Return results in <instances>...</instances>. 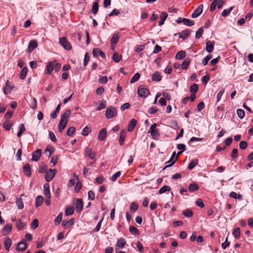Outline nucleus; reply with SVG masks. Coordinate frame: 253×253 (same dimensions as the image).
<instances>
[{
    "label": "nucleus",
    "mask_w": 253,
    "mask_h": 253,
    "mask_svg": "<svg viewBox=\"0 0 253 253\" xmlns=\"http://www.w3.org/2000/svg\"><path fill=\"white\" fill-rule=\"evenodd\" d=\"M157 124L156 123L153 124L150 126L148 133H150L153 139L154 140H158L160 134L158 130L156 128Z\"/></svg>",
    "instance_id": "nucleus-1"
},
{
    "label": "nucleus",
    "mask_w": 253,
    "mask_h": 253,
    "mask_svg": "<svg viewBox=\"0 0 253 253\" xmlns=\"http://www.w3.org/2000/svg\"><path fill=\"white\" fill-rule=\"evenodd\" d=\"M105 115L107 119H110L114 116H117V111L114 107L110 106L106 109Z\"/></svg>",
    "instance_id": "nucleus-2"
},
{
    "label": "nucleus",
    "mask_w": 253,
    "mask_h": 253,
    "mask_svg": "<svg viewBox=\"0 0 253 253\" xmlns=\"http://www.w3.org/2000/svg\"><path fill=\"white\" fill-rule=\"evenodd\" d=\"M60 44L66 50H70L72 49V45L66 38L62 37L59 39Z\"/></svg>",
    "instance_id": "nucleus-3"
},
{
    "label": "nucleus",
    "mask_w": 253,
    "mask_h": 253,
    "mask_svg": "<svg viewBox=\"0 0 253 253\" xmlns=\"http://www.w3.org/2000/svg\"><path fill=\"white\" fill-rule=\"evenodd\" d=\"M137 93L140 97H146L149 94V91L143 85H141L138 87Z\"/></svg>",
    "instance_id": "nucleus-4"
},
{
    "label": "nucleus",
    "mask_w": 253,
    "mask_h": 253,
    "mask_svg": "<svg viewBox=\"0 0 253 253\" xmlns=\"http://www.w3.org/2000/svg\"><path fill=\"white\" fill-rule=\"evenodd\" d=\"M57 172L56 169H49L45 174V179L46 181H50L55 175Z\"/></svg>",
    "instance_id": "nucleus-5"
},
{
    "label": "nucleus",
    "mask_w": 253,
    "mask_h": 253,
    "mask_svg": "<svg viewBox=\"0 0 253 253\" xmlns=\"http://www.w3.org/2000/svg\"><path fill=\"white\" fill-rule=\"evenodd\" d=\"M74 205L75 206V209L77 212H80L84 206L83 202L82 199H76L74 202Z\"/></svg>",
    "instance_id": "nucleus-6"
},
{
    "label": "nucleus",
    "mask_w": 253,
    "mask_h": 253,
    "mask_svg": "<svg viewBox=\"0 0 253 253\" xmlns=\"http://www.w3.org/2000/svg\"><path fill=\"white\" fill-rule=\"evenodd\" d=\"M41 155L42 150L38 149L33 153L32 160L33 161H38L40 159Z\"/></svg>",
    "instance_id": "nucleus-7"
},
{
    "label": "nucleus",
    "mask_w": 253,
    "mask_h": 253,
    "mask_svg": "<svg viewBox=\"0 0 253 253\" xmlns=\"http://www.w3.org/2000/svg\"><path fill=\"white\" fill-rule=\"evenodd\" d=\"M84 156L89 157L92 160H94L95 157V153L92 152L91 149L89 147H86L85 149Z\"/></svg>",
    "instance_id": "nucleus-8"
},
{
    "label": "nucleus",
    "mask_w": 253,
    "mask_h": 253,
    "mask_svg": "<svg viewBox=\"0 0 253 253\" xmlns=\"http://www.w3.org/2000/svg\"><path fill=\"white\" fill-rule=\"evenodd\" d=\"M203 4H201L199 7L194 11L191 15V17L195 18L198 17L203 12Z\"/></svg>",
    "instance_id": "nucleus-9"
},
{
    "label": "nucleus",
    "mask_w": 253,
    "mask_h": 253,
    "mask_svg": "<svg viewBox=\"0 0 253 253\" xmlns=\"http://www.w3.org/2000/svg\"><path fill=\"white\" fill-rule=\"evenodd\" d=\"M126 244V240L122 238L118 240L115 248L116 252H118L119 249H122Z\"/></svg>",
    "instance_id": "nucleus-10"
},
{
    "label": "nucleus",
    "mask_w": 253,
    "mask_h": 253,
    "mask_svg": "<svg viewBox=\"0 0 253 253\" xmlns=\"http://www.w3.org/2000/svg\"><path fill=\"white\" fill-rule=\"evenodd\" d=\"M38 46L37 42L36 40H33L30 41V42L29 43L28 45V52H31L32 51L34 50Z\"/></svg>",
    "instance_id": "nucleus-11"
},
{
    "label": "nucleus",
    "mask_w": 253,
    "mask_h": 253,
    "mask_svg": "<svg viewBox=\"0 0 253 253\" xmlns=\"http://www.w3.org/2000/svg\"><path fill=\"white\" fill-rule=\"evenodd\" d=\"M23 171L25 175L30 177L31 175V169L30 164H27L23 166Z\"/></svg>",
    "instance_id": "nucleus-12"
},
{
    "label": "nucleus",
    "mask_w": 253,
    "mask_h": 253,
    "mask_svg": "<svg viewBox=\"0 0 253 253\" xmlns=\"http://www.w3.org/2000/svg\"><path fill=\"white\" fill-rule=\"evenodd\" d=\"M206 51L208 53H211L214 49V42L208 41L206 42Z\"/></svg>",
    "instance_id": "nucleus-13"
},
{
    "label": "nucleus",
    "mask_w": 253,
    "mask_h": 253,
    "mask_svg": "<svg viewBox=\"0 0 253 253\" xmlns=\"http://www.w3.org/2000/svg\"><path fill=\"white\" fill-rule=\"evenodd\" d=\"M106 136H107V131H106V128H102V129H101V130L100 131V132L99 133V134L98 136V140L99 141H103L105 139Z\"/></svg>",
    "instance_id": "nucleus-14"
},
{
    "label": "nucleus",
    "mask_w": 253,
    "mask_h": 253,
    "mask_svg": "<svg viewBox=\"0 0 253 253\" xmlns=\"http://www.w3.org/2000/svg\"><path fill=\"white\" fill-rule=\"evenodd\" d=\"M12 240L8 237L5 238L4 239V248L7 251H8L10 247L12 245Z\"/></svg>",
    "instance_id": "nucleus-15"
},
{
    "label": "nucleus",
    "mask_w": 253,
    "mask_h": 253,
    "mask_svg": "<svg viewBox=\"0 0 253 253\" xmlns=\"http://www.w3.org/2000/svg\"><path fill=\"white\" fill-rule=\"evenodd\" d=\"M136 120L134 119H132L130 120L128 126H127V131L128 132H131L133 129L134 128L135 126L136 125Z\"/></svg>",
    "instance_id": "nucleus-16"
},
{
    "label": "nucleus",
    "mask_w": 253,
    "mask_h": 253,
    "mask_svg": "<svg viewBox=\"0 0 253 253\" xmlns=\"http://www.w3.org/2000/svg\"><path fill=\"white\" fill-rule=\"evenodd\" d=\"M12 225L11 224H6L2 231V234L3 236H6L9 234L12 230Z\"/></svg>",
    "instance_id": "nucleus-17"
},
{
    "label": "nucleus",
    "mask_w": 253,
    "mask_h": 253,
    "mask_svg": "<svg viewBox=\"0 0 253 253\" xmlns=\"http://www.w3.org/2000/svg\"><path fill=\"white\" fill-rule=\"evenodd\" d=\"M74 223V219L71 218L69 221L63 220L62 223V225L65 228H68L73 225Z\"/></svg>",
    "instance_id": "nucleus-18"
},
{
    "label": "nucleus",
    "mask_w": 253,
    "mask_h": 253,
    "mask_svg": "<svg viewBox=\"0 0 253 253\" xmlns=\"http://www.w3.org/2000/svg\"><path fill=\"white\" fill-rule=\"evenodd\" d=\"M53 67L54 63L52 62H49L46 66L45 73L48 75H50L53 70Z\"/></svg>",
    "instance_id": "nucleus-19"
},
{
    "label": "nucleus",
    "mask_w": 253,
    "mask_h": 253,
    "mask_svg": "<svg viewBox=\"0 0 253 253\" xmlns=\"http://www.w3.org/2000/svg\"><path fill=\"white\" fill-rule=\"evenodd\" d=\"M126 131L125 130H123L120 132V138L119 139L120 145L122 146L124 144L125 138L126 137Z\"/></svg>",
    "instance_id": "nucleus-20"
},
{
    "label": "nucleus",
    "mask_w": 253,
    "mask_h": 253,
    "mask_svg": "<svg viewBox=\"0 0 253 253\" xmlns=\"http://www.w3.org/2000/svg\"><path fill=\"white\" fill-rule=\"evenodd\" d=\"M191 32V30L189 29H187L185 30H183L180 34L179 38L182 39V40H185L190 35Z\"/></svg>",
    "instance_id": "nucleus-21"
},
{
    "label": "nucleus",
    "mask_w": 253,
    "mask_h": 253,
    "mask_svg": "<svg viewBox=\"0 0 253 253\" xmlns=\"http://www.w3.org/2000/svg\"><path fill=\"white\" fill-rule=\"evenodd\" d=\"M43 192L44 195L46 197H51L50 190H49V185L48 183H45L43 186Z\"/></svg>",
    "instance_id": "nucleus-22"
},
{
    "label": "nucleus",
    "mask_w": 253,
    "mask_h": 253,
    "mask_svg": "<svg viewBox=\"0 0 253 253\" xmlns=\"http://www.w3.org/2000/svg\"><path fill=\"white\" fill-rule=\"evenodd\" d=\"M27 248V245L23 241L18 243L16 249L18 251H24Z\"/></svg>",
    "instance_id": "nucleus-23"
},
{
    "label": "nucleus",
    "mask_w": 253,
    "mask_h": 253,
    "mask_svg": "<svg viewBox=\"0 0 253 253\" xmlns=\"http://www.w3.org/2000/svg\"><path fill=\"white\" fill-rule=\"evenodd\" d=\"M168 17V14L166 12H162L160 15V20L159 21V25L162 26L164 24L166 19Z\"/></svg>",
    "instance_id": "nucleus-24"
},
{
    "label": "nucleus",
    "mask_w": 253,
    "mask_h": 253,
    "mask_svg": "<svg viewBox=\"0 0 253 253\" xmlns=\"http://www.w3.org/2000/svg\"><path fill=\"white\" fill-rule=\"evenodd\" d=\"M152 81L155 82H160L162 80V77L158 72H155L152 77Z\"/></svg>",
    "instance_id": "nucleus-25"
},
{
    "label": "nucleus",
    "mask_w": 253,
    "mask_h": 253,
    "mask_svg": "<svg viewBox=\"0 0 253 253\" xmlns=\"http://www.w3.org/2000/svg\"><path fill=\"white\" fill-rule=\"evenodd\" d=\"M71 115V111L69 109L67 110L61 116L60 120L67 121Z\"/></svg>",
    "instance_id": "nucleus-26"
},
{
    "label": "nucleus",
    "mask_w": 253,
    "mask_h": 253,
    "mask_svg": "<svg viewBox=\"0 0 253 253\" xmlns=\"http://www.w3.org/2000/svg\"><path fill=\"white\" fill-rule=\"evenodd\" d=\"M67 123V121H60L58 127V129L60 132H61L63 131V130L65 128Z\"/></svg>",
    "instance_id": "nucleus-27"
},
{
    "label": "nucleus",
    "mask_w": 253,
    "mask_h": 253,
    "mask_svg": "<svg viewBox=\"0 0 253 253\" xmlns=\"http://www.w3.org/2000/svg\"><path fill=\"white\" fill-rule=\"evenodd\" d=\"M99 2V0H96L93 3L92 10L94 14H96L98 12Z\"/></svg>",
    "instance_id": "nucleus-28"
},
{
    "label": "nucleus",
    "mask_w": 253,
    "mask_h": 253,
    "mask_svg": "<svg viewBox=\"0 0 253 253\" xmlns=\"http://www.w3.org/2000/svg\"><path fill=\"white\" fill-rule=\"evenodd\" d=\"M186 56V52L184 50H181L177 53L175 55L176 59L181 60L184 58Z\"/></svg>",
    "instance_id": "nucleus-29"
},
{
    "label": "nucleus",
    "mask_w": 253,
    "mask_h": 253,
    "mask_svg": "<svg viewBox=\"0 0 253 253\" xmlns=\"http://www.w3.org/2000/svg\"><path fill=\"white\" fill-rule=\"evenodd\" d=\"M60 107H61V104H59L55 110H54V112L52 113L50 115V117L52 119H55L57 116V114L59 112V111H60Z\"/></svg>",
    "instance_id": "nucleus-30"
},
{
    "label": "nucleus",
    "mask_w": 253,
    "mask_h": 253,
    "mask_svg": "<svg viewBox=\"0 0 253 253\" xmlns=\"http://www.w3.org/2000/svg\"><path fill=\"white\" fill-rule=\"evenodd\" d=\"M199 188V185L195 183H192L188 186V189L190 192H194L198 190Z\"/></svg>",
    "instance_id": "nucleus-31"
},
{
    "label": "nucleus",
    "mask_w": 253,
    "mask_h": 253,
    "mask_svg": "<svg viewBox=\"0 0 253 253\" xmlns=\"http://www.w3.org/2000/svg\"><path fill=\"white\" fill-rule=\"evenodd\" d=\"M182 214L186 217H191L193 216V212L191 210L187 209L183 211Z\"/></svg>",
    "instance_id": "nucleus-32"
},
{
    "label": "nucleus",
    "mask_w": 253,
    "mask_h": 253,
    "mask_svg": "<svg viewBox=\"0 0 253 253\" xmlns=\"http://www.w3.org/2000/svg\"><path fill=\"white\" fill-rule=\"evenodd\" d=\"M3 127L6 130H9L10 129L12 126V123L10 121H5L3 123Z\"/></svg>",
    "instance_id": "nucleus-33"
},
{
    "label": "nucleus",
    "mask_w": 253,
    "mask_h": 253,
    "mask_svg": "<svg viewBox=\"0 0 253 253\" xmlns=\"http://www.w3.org/2000/svg\"><path fill=\"white\" fill-rule=\"evenodd\" d=\"M26 130V129L25 128L24 125L23 124H21L19 125V130L17 132V135L18 137H20L22 135V134L25 132Z\"/></svg>",
    "instance_id": "nucleus-34"
},
{
    "label": "nucleus",
    "mask_w": 253,
    "mask_h": 253,
    "mask_svg": "<svg viewBox=\"0 0 253 253\" xmlns=\"http://www.w3.org/2000/svg\"><path fill=\"white\" fill-rule=\"evenodd\" d=\"M190 59L189 58H185L181 65V68L184 70L187 69L189 64H190Z\"/></svg>",
    "instance_id": "nucleus-35"
},
{
    "label": "nucleus",
    "mask_w": 253,
    "mask_h": 253,
    "mask_svg": "<svg viewBox=\"0 0 253 253\" xmlns=\"http://www.w3.org/2000/svg\"><path fill=\"white\" fill-rule=\"evenodd\" d=\"M16 205L19 209H23L24 208V204L21 198H17L16 200Z\"/></svg>",
    "instance_id": "nucleus-36"
},
{
    "label": "nucleus",
    "mask_w": 253,
    "mask_h": 253,
    "mask_svg": "<svg viewBox=\"0 0 253 253\" xmlns=\"http://www.w3.org/2000/svg\"><path fill=\"white\" fill-rule=\"evenodd\" d=\"M182 21L183 24L188 26H191L194 24V21L191 19L183 18Z\"/></svg>",
    "instance_id": "nucleus-37"
},
{
    "label": "nucleus",
    "mask_w": 253,
    "mask_h": 253,
    "mask_svg": "<svg viewBox=\"0 0 253 253\" xmlns=\"http://www.w3.org/2000/svg\"><path fill=\"white\" fill-rule=\"evenodd\" d=\"M198 161L197 160H192L188 165V169L190 170L193 169L195 167H196L198 165Z\"/></svg>",
    "instance_id": "nucleus-38"
},
{
    "label": "nucleus",
    "mask_w": 253,
    "mask_h": 253,
    "mask_svg": "<svg viewBox=\"0 0 253 253\" xmlns=\"http://www.w3.org/2000/svg\"><path fill=\"white\" fill-rule=\"evenodd\" d=\"M233 234L236 239H239L241 234L240 229L239 227L234 228L233 232Z\"/></svg>",
    "instance_id": "nucleus-39"
},
{
    "label": "nucleus",
    "mask_w": 253,
    "mask_h": 253,
    "mask_svg": "<svg viewBox=\"0 0 253 253\" xmlns=\"http://www.w3.org/2000/svg\"><path fill=\"white\" fill-rule=\"evenodd\" d=\"M43 202V198L42 196H38L36 198V206L37 208L42 205Z\"/></svg>",
    "instance_id": "nucleus-40"
},
{
    "label": "nucleus",
    "mask_w": 253,
    "mask_h": 253,
    "mask_svg": "<svg viewBox=\"0 0 253 253\" xmlns=\"http://www.w3.org/2000/svg\"><path fill=\"white\" fill-rule=\"evenodd\" d=\"M113 60L116 63L120 62L122 58V56L119 55L117 52H115L113 55Z\"/></svg>",
    "instance_id": "nucleus-41"
},
{
    "label": "nucleus",
    "mask_w": 253,
    "mask_h": 253,
    "mask_svg": "<svg viewBox=\"0 0 253 253\" xmlns=\"http://www.w3.org/2000/svg\"><path fill=\"white\" fill-rule=\"evenodd\" d=\"M27 73V68L26 67H24L20 72V78L21 80L25 79L26 77Z\"/></svg>",
    "instance_id": "nucleus-42"
},
{
    "label": "nucleus",
    "mask_w": 253,
    "mask_h": 253,
    "mask_svg": "<svg viewBox=\"0 0 253 253\" xmlns=\"http://www.w3.org/2000/svg\"><path fill=\"white\" fill-rule=\"evenodd\" d=\"M74 212V209L73 207L69 206L66 209L65 214L66 215H72Z\"/></svg>",
    "instance_id": "nucleus-43"
},
{
    "label": "nucleus",
    "mask_w": 253,
    "mask_h": 253,
    "mask_svg": "<svg viewBox=\"0 0 253 253\" xmlns=\"http://www.w3.org/2000/svg\"><path fill=\"white\" fill-rule=\"evenodd\" d=\"M30 107L33 109H36L37 108V101L35 97L32 99L30 104Z\"/></svg>",
    "instance_id": "nucleus-44"
},
{
    "label": "nucleus",
    "mask_w": 253,
    "mask_h": 253,
    "mask_svg": "<svg viewBox=\"0 0 253 253\" xmlns=\"http://www.w3.org/2000/svg\"><path fill=\"white\" fill-rule=\"evenodd\" d=\"M170 187L169 186L165 185L161 188L159 191V193L161 194L167 191H169Z\"/></svg>",
    "instance_id": "nucleus-45"
},
{
    "label": "nucleus",
    "mask_w": 253,
    "mask_h": 253,
    "mask_svg": "<svg viewBox=\"0 0 253 253\" xmlns=\"http://www.w3.org/2000/svg\"><path fill=\"white\" fill-rule=\"evenodd\" d=\"M233 8V7H230L228 9H224L221 12V15L223 17L228 16L232 10Z\"/></svg>",
    "instance_id": "nucleus-46"
},
{
    "label": "nucleus",
    "mask_w": 253,
    "mask_h": 253,
    "mask_svg": "<svg viewBox=\"0 0 253 253\" xmlns=\"http://www.w3.org/2000/svg\"><path fill=\"white\" fill-rule=\"evenodd\" d=\"M198 85L197 84H193L190 86V91L193 93H196L198 90Z\"/></svg>",
    "instance_id": "nucleus-47"
},
{
    "label": "nucleus",
    "mask_w": 253,
    "mask_h": 253,
    "mask_svg": "<svg viewBox=\"0 0 253 253\" xmlns=\"http://www.w3.org/2000/svg\"><path fill=\"white\" fill-rule=\"evenodd\" d=\"M82 184L80 181L78 180L75 186V191L76 193H79L82 188Z\"/></svg>",
    "instance_id": "nucleus-48"
},
{
    "label": "nucleus",
    "mask_w": 253,
    "mask_h": 253,
    "mask_svg": "<svg viewBox=\"0 0 253 253\" xmlns=\"http://www.w3.org/2000/svg\"><path fill=\"white\" fill-rule=\"evenodd\" d=\"M139 78H140V75L139 73H137L133 76V77H132V78L130 80V82L131 84H133V83L137 82L139 79Z\"/></svg>",
    "instance_id": "nucleus-49"
},
{
    "label": "nucleus",
    "mask_w": 253,
    "mask_h": 253,
    "mask_svg": "<svg viewBox=\"0 0 253 253\" xmlns=\"http://www.w3.org/2000/svg\"><path fill=\"white\" fill-rule=\"evenodd\" d=\"M237 114L238 117L241 119H243L245 117V111L243 109H237Z\"/></svg>",
    "instance_id": "nucleus-50"
},
{
    "label": "nucleus",
    "mask_w": 253,
    "mask_h": 253,
    "mask_svg": "<svg viewBox=\"0 0 253 253\" xmlns=\"http://www.w3.org/2000/svg\"><path fill=\"white\" fill-rule=\"evenodd\" d=\"M118 36L117 35L115 34L113 36L111 39V43L113 45H116L118 41Z\"/></svg>",
    "instance_id": "nucleus-51"
},
{
    "label": "nucleus",
    "mask_w": 253,
    "mask_h": 253,
    "mask_svg": "<svg viewBox=\"0 0 253 253\" xmlns=\"http://www.w3.org/2000/svg\"><path fill=\"white\" fill-rule=\"evenodd\" d=\"M16 226L19 230H22L24 227V224L20 219H18L16 222Z\"/></svg>",
    "instance_id": "nucleus-52"
},
{
    "label": "nucleus",
    "mask_w": 253,
    "mask_h": 253,
    "mask_svg": "<svg viewBox=\"0 0 253 253\" xmlns=\"http://www.w3.org/2000/svg\"><path fill=\"white\" fill-rule=\"evenodd\" d=\"M90 132H91L90 128L89 127L86 126L84 128V129L82 132V135H83L84 136H87Z\"/></svg>",
    "instance_id": "nucleus-53"
},
{
    "label": "nucleus",
    "mask_w": 253,
    "mask_h": 253,
    "mask_svg": "<svg viewBox=\"0 0 253 253\" xmlns=\"http://www.w3.org/2000/svg\"><path fill=\"white\" fill-rule=\"evenodd\" d=\"M204 30L203 27L200 28L196 32L195 37L196 39H199L203 35Z\"/></svg>",
    "instance_id": "nucleus-54"
},
{
    "label": "nucleus",
    "mask_w": 253,
    "mask_h": 253,
    "mask_svg": "<svg viewBox=\"0 0 253 253\" xmlns=\"http://www.w3.org/2000/svg\"><path fill=\"white\" fill-rule=\"evenodd\" d=\"M218 0H213V1L211 2V6H210V11L211 12H213L217 4Z\"/></svg>",
    "instance_id": "nucleus-55"
},
{
    "label": "nucleus",
    "mask_w": 253,
    "mask_h": 253,
    "mask_svg": "<svg viewBox=\"0 0 253 253\" xmlns=\"http://www.w3.org/2000/svg\"><path fill=\"white\" fill-rule=\"evenodd\" d=\"M129 230L130 232L132 234L138 235L139 234L138 230L134 226H130Z\"/></svg>",
    "instance_id": "nucleus-56"
},
{
    "label": "nucleus",
    "mask_w": 253,
    "mask_h": 253,
    "mask_svg": "<svg viewBox=\"0 0 253 253\" xmlns=\"http://www.w3.org/2000/svg\"><path fill=\"white\" fill-rule=\"evenodd\" d=\"M106 101L105 100H103L100 101L99 106L97 108L96 110L100 111L103 109H104L106 107Z\"/></svg>",
    "instance_id": "nucleus-57"
},
{
    "label": "nucleus",
    "mask_w": 253,
    "mask_h": 253,
    "mask_svg": "<svg viewBox=\"0 0 253 253\" xmlns=\"http://www.w3.org/2000/svg\"><path fill=\"white\" fill-rule=\"evenodd\" d=\"M75 131V128L74 126H71L67 131L66 134L68 136H71Z\"/></svg>",
    "instance_id": "nucleus-58"
},
{
    "label": "nucleus",
    "mask_w": 253,
    "mask_h": 253,
    "mask_svg": "<svg viewBox=\"0 0 253 253\" xmlns=\"http://www.w3.org/2000/svg\"><path fill=\"white\" fill-rule=\"evenodd\" d=\"M121 174V171H118L114 174L111 177V180L112 181H115L117 180V179L120 176Z\"/></svg>",
    "instance_id": "nucleus-59"
},
{
    "label": "nucleus",
    "mask_w": 253,
    "mask_h": 253,
    "mask_svg": "<svg viewBox=\"0 0 253 253\" xmlns=\"http://www.w3.org/2000/svg\"><path fill=\"white\" fill-rule=\"evenodd\" d=\"M138 208V205L136 203H132L130 205V210L131 212H134L137 210Z\"/></svg>",
    "instance_id": "nucleus-60"
},
{
    "label": "nucleus",
    "mask_w": 253,
    "mask_h": 253,
    "mask_svg": "<svg viewBox=\"0 0 253 253\" xmlns=\"http://www.w3.org/2000/svg\"><path fill=\"white\" fill-rule=\"evenodd\" d=\"M145 48V44L137 45L134 49V51L136 52H139L144 50Z\"/></svg>",
    "instance_id": "nucleus-61"
},
{
    "label": "nucleus",
    "mask_w": 253,
    "mask_h": 253,
    "mask_svg": "<svg viewBox=\"0 0 253 253\" xmlns=\"http://www.w3.org/2000/svg\"><path fill=\"white\" fill-rule=\"evenodd\" d=\"M39 226V221H38V220L37 219H34L32 222V223H31V227L34 229H35L36 228H37Z\"/></svg>",
    "instance_id": "nucleus-62"
},
{
    "label": "nucleus",
    "mask_w": 253,
    "mask_h": 253,
    "mask_svg": "<svg viewBox=\"0 0 253 253\" xmlns=\"http://www.w3.org/2000/svg\"><path fill=\"white\" fill-rule=\"evenodd\" d=\"M248 146V143L246 141H242L239 143V147L240 149L244 150L246 149Z\"/></svg>",
    "instance_id": "nucleus-63"
},
{
    "label": "nucleus",
    "mask_w": 253,
    "mask_h": 253,
    "mask_svg": "<svg viewBox=\"0 0 253 253\" xmlns=\"http://www.w3.org/2000/svg\"><path fill=\"white\" fill-rule=\"evenodd\" d=\"M212 56L211 55H208L202 61V64L205 66L206 65L209 61L211 58Z\"/></svg>",
    "instance_id": "nucleus-64"
}]
</instances>
